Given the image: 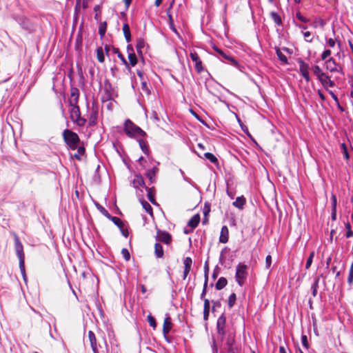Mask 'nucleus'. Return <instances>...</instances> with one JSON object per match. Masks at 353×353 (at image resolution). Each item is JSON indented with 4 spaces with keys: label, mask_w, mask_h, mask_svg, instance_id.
Here are the masks:
<instances>
[{
    "label": "nucleus",
    "mask_w": 353,
    "mask_h": 353,
    "mask_svg": "<svg viewBox=\"0 0 353 353\" xmlns=\"http://www.w3.org/2000/svg\"><path fill=\"white\" fill-rule=\"evenodd\" d=\"M124 132L131 138H138L145 135V132L139 126L136 125L130 119H127L124 123Z\"/></svg>",
    "instance_id": "nucleus-1"
},
{
    "label": "nucleus",
    "mask_w": 353,
    "mask_h": 353,
    "mask_svg": "<svg viewBox=\"0 0 353 353\" xmlns=\"http://www.w3.org/2000/svg\"><path fill=\"white\" fill-rule=\"evenodd\" d=\"M71 108L70 110V117L73 123L79 126H83L86 123V119L81 117L80 110L78 105L73 104L70 101Z\"/></svg>",
    "instance_id": "nucleus-2"
},
{
    "label": "nucleus",
    "mask_w": 353,
    "mask_h": 353,
    "mask_svg": "<svg viewBox=\"0 0 353 353\" xmlns=\"http://www.w3.org/2000/svg\"><path fill=\"white\" fill-rule=\"evenodd\" d=\"M63 137L65 142L71 149H75L80 141L77 134L68 129L63 130Z\"/></svg>",
    "instance_id": "nucleus-3"
},
{
    "label": "nucleus",
    "mask_w": 353,
    "mask_h": 353,
    "mask_svg": "<svg viewBox=\"0 0 353 353\" xmlns=\"http://www.w3.org/2000/svg\"><path fill=\"white\" fill-rule=\"evenodd\" d=\"M248 276V266L243 263H239L236 267L235 279L240 286H243Z\"/></svg>",
    "instance_id": "nucleus-4"
},
{
    "label": "nucleus",
    "mask_w": 353,
    "mask_h": 353,
    "mask_svg": "<svg viewBox=\"0 0 353 353\" xmlns=\"http://www.w3.org/2000/svg\"><path fill=\"white\" fill-rule=\"evenodd\" d=\"M225 324H226V318L222 314L219 317L216 322V329L217 333L220 336L221 340L223 341V338L225 336Z\"/></svg>",
    "instance_id": "nucleus-5"
},
{
    "label": "nucleus",
    "mask_w": 353,
    "mask_h": 353,
    "mask_svg": "<svg viewBox=\"0 0 353 353\" xmlns=\"http://www.w3.org/2000/svg\"><path fill=\"white\" fill-rule=\"evenodd\" d=\"M190 58L193 62L195 63V69L198 72H201L203 71V68L202 65V62L200 60V58L198 54L195 51L190 52Z\"/></svg>",
    "instance_id": "nucleus-6"
},
{
    "label": "nucleus",
    "mask_w": 353,
    "mask_h": 353,
    "mask_svg": "<svg viewBox=\"0 0 353 353\" xmlns=\"http://www.w3.org/2000/svg\"><path fill=\"white\" fill-rule=\"evenodd\" d=\"M325 66L327 70L330 72H340L339 66L336 63L335 61L332 58H329L325 61Z\"/></svg>",
    "instance_id": "nucleus-7"
},
{
    "label": "nucleus",
    "mask_w": 353,
    "mask_h": 353,
    "mask_svg": "<svg viewBox=\"0 0 353 353\" xmlns=\"http://www.w3.org/2000/svg\"><path fill=\"white\" fill-rule=\"evenodd\" d=\"M308 69H309V66L307 63H305L303 61H299L300 72L307 82H309L310 80Z\"/></svg>",
    "instance_id": "nucleus-8"
},
{
    "label": "nucleus",
    "mask_w": 353,
    "mask_h": 353,
    "mask_svg": "<svg viewBox=\"0 0 353 353\" xmlns=\"http://www.w3.org/2000/svg\"><path fill=\"white\" fill-rule=\"evenodd\" d=\"M109 46H99L97 49V57L100 63H103L105 60V54H108Z\"/></svg>",
    "instance_id": "nucleus-9"
},
{
    "label": "nucleus",
    "mask_w": 353,
    "mask_h": 353,
    "mask_svg": "<svg viewBox=\"0 0 353 353\" xmlns=\"http://www.w3.org/2000/svg\"><path fill=\"white\" fill-rule=\"evenodd\" d=\"M156 238L158 241L166 244H169L171 241L170 234L165 231L158 230Z\"/></svg>",
    "instance_id": "nucleus-10"
},
{
    "label": "nucleus",
    "mask_w": 353,
    "mask_h": 353,
    "mask_svg": "<svg viewBox=\"0 0 353 353\" xmlns=\"http://www.w3.org/2000/svg\"><path fill=\"white\" fill-rule=\"evenodd\" d=\"M14 247H15L16 254H17L19 259H25L23 245L17 236H15V238H14Z\"/></svg>",
    "instance_id": "nucleus-11"
},
{
    "label": "nucleus",
    "mask_w": 353,
    "mask_h": 353,
    "mask_svg": "<svg viewBox=\"0 0 353 353\" xmlns=\"http://www.w3.org/2000/svg\"><path fill=\"white\" fill-rule=\"evenodd\" d=\"M88 339H89V341H90V345H91L93 352L94 353H99V350H98V347H97V339H96L94 333L92 331L90 330L88 332Z\"/></svg>",
    "instance_id": "nucleus-12"
},
{
    "label": "nucleus",
    "mask_w": 353,
    "mask_h": 353,
    "mask_svg": "<svg viewBox=\"0 0 353 353\" xmlns=\"http://www.w3.org/2000/svg\"><path fill=\"white\" fill-rule=\"evenodd\" d=\"M229 239V230L226 225H223L221 228V234L219 236V242L222 243H226Z\"/></svg>",
    "instance_id": "nucleus-13"
},
{
    "label": "nucleus",
    "mask_w": 353,
    "mask_h": 353,
    "mask_svg": "<svg viewBox=\"0 0 353 353\" xmlns=\"http://www.w3.org/2000/svg\"><path fill=\"white\" fill-rule=\"evenodd\" d=\"M172 321L170 316L167 315L164 319L163 325V333L165 336L167 335L170 330L172 329Z\"/></svg>",
    "instance_id": "nucleus-14"
},
{
    "label": "nucleus",
    "mask_w": 353,
    "mask_h": 353,
    "mask_svg": "<svg viewBox=\"0 0 353 353\" xmlns=\"http://www.w3.org/2000/svg\"><path fill=\"white\" fill-rule=\"evenodd\" d=\"M275 50L280 61L284 64H288V61L287 54H285V52H283L282 48L281 47L276 46Z\"/></svg>",
    "instance_id": "nucleus-15"
},
{
    "label": "nucleus",
    "mask_w": 353,
    "mask_h": 353,
    "mask_svg": "<svg viewBox=\"0 0 353 353\" xmlns=\"http://www.w3.org/2000/svg\"><path fill=\"white\" fill-rule=\"evenodd\" d=\"M319 80L324 87H334L335 85L334 81H332L325 73H324L323 75L319 79Z\"/></svg>",
    "instance_id": "nucleus-16"
},
{
    "label": "nucleus",
    "mask_w": 353,
    "mask_h": 353,
    "mask_svg": "<svg viewBox=\"0 0 353 353\" xmlns=\"http://www.w3.org/2000/svg\"><path fill=\"white\" fill-rule=\"evenodd\" d=\"M325 25V21L319 17H316L313 19V20L311 21L310 26L313 27L314 28H320L323 29L324 26Z\"/></svg>",
    "instance_id": "nucleus-17"
},
{
    "label": "nucleus",
    "mask_w": 353,
    "mask_h": 353,
    "mask_svg": "<svg viewBox=\"0 0 353 353\" xmlns=\"http://www.w3.org/2000/svg\"><path fill=\"white\" fill-rule=\"evenodd\" d=\"M214 49L218 52L220 54L222 55V57L225 59L226 60H228L229 61V63L233 65H237V62L236 61L235 59H234L232 57H229L228 56L227 54H225L223 51H221V50H219L217 47V46H214Z\"/></svg>",
    "instance_id": "nucleus-18"
},
{
    "label": "nucleus",
    "mask_w": 353,
    "mask_h": 353,
    "mask_svg": "<svg viewBox=\"0 0 353 353\" xmlns=\"http://www.w3.org/2000/svg\"><path fill=\"white\" fill-rule=\"evenodd\" d=\"M245 199L243 196H238L236 199V201L233 202L232 205L242 210L243 208L244 205L245 204Z\"/></svg>",
    "instance_id": "nucleus-19"
},
{
    "label": "nucleus",
    "mask_w": 353,
    "mask_h": 353,
    "mask_svg": "<svg viewBox=\"0 0 353 353\" xmlns=\"http://www.w3.org/2000/svg\"><path fill=\"white\" fill-rule=\"evenodd\" d=\"M123 32L127 43H130L131 41V33L130 29L128 23H124L123 25Z\"/></svg>",
    "instance_id": "nucleus-20"
},
{
    "label": "nucleus",
    "mask_w": 353,
    "mask_h": 353,
    "mask_svg": "<svg viewBox=\"0 0 353 353\" xmlns=\"http://www.w3.org/2000/svg\"><path fill=\"white\" fill-rule=\"evenodd\" d=\"M130 46H128V51L129 52L128 54V59L130 61V63L132 66H134L137 63V59L135 54L134 52H130V50H133L132 48H130Z\"/></svg>",
    "instance_id": "nucleus-21"
},
{
    "label": "nucleus",
    "mask_w": 353,
    "mask_h": 353,
    "mask_svg": "<svg viewBox=\"0 0 353 353\" xmlns=\"http://www.w3.org/2000/svg\"><path fill=\"white\" fill-rule=\"evenodd\" d=\"M200 221V216L199 214L194 215L188 221V225L192 228H195Z\"/></svg>",
    "instance_id": "nucleus-22"
},
{
    "label": "nucleus",
    "mask_w": 353,
    "mask_h": 353,
    "mask_svg": "<svg viewBox=\"0 0 353 353\" xmlns=\"http://www.w3.org/2000/svg\"><path fill=\"white\" fill-rule=\"evenodd\" d=\"M154 254L157 258L163 256V249L161 244L156 243L154 245Z\"/></svg>",
    "instance_id": "nucleus-23"
},
{
    "label": "nucleus",
    "mask_w": 353,
    "mask_h": 353,
    "mask_svg": "<svg viewBox=\"0 0 353 353\" xmlns=\"http://www.w3.org/2000/svg\"><path fill=\"white\" fill-rule=\"evenodd\" d=\"M228 281L227 279L224 277H221L219 279L217 282L215 284V288L217 290H220L225 287L227 285Z\"/></svg>",
    "instance_id": "nucleus-24"
},
{
    "label": "nucleus",
    "mask_w": 353,
    "mask_h": 353,
    "mask_svg": "<svg viewBox=\"0 0 353 353\" xmlns=\"http://www.w3.org/2000/svg\"><path fill=\"white\" fill-rule=\"evenodd\" d=\"M235 343L234 337L230 334L228 337L227 338L225 345L228 350H230V348H234L237 346H234V344Z\"/></svg>",
    "instance_id": "nucleus-25"
},
{
    "label": "nucleus",
    "mask_w": 353,
    "mask_h": 353,
    "mask_svg": "<svg viewBox=\"0 0 353 353\" xmlns=\"http://www.w3.org/2000/svg\"><path fill=\"white\" fill-rule=\"evenodd\" d=\"M139 146L141 149V150L147 155L149 154V148H148V143L143 141V139H139Z\"/></svg>",
    "instance_id": "nucleus-26"
},
{
    "label": "nucleus",
    "mask_w": 353,
    "mask_h": 353,
    "mask_svg": "<svg viewBox=\"0 0 353 353\" xmlns=\"http://www.w3.org/2000/svg\"><path fill=\"white\" fill-rule=\"evenodd\" d=\"M97 112L96 110H92L91 114H90V118H89V125L92 126V125H94L96 123H97Z\"/></svg>",
    "instance_id": "nucleus-27"
},
{
    "label": "nucleus",
    "mask_w": 353,
    "mask_h": 353,
    "mask_svg": "<svg viewBox=\"0 0 353 353\" xmlns=\"http://www.w3.org/2000/svg\"><path fill=\"white\" fill-rule=\"evenodd\" d=\"M158 170L157 167H154L152 169H150L145 174L146 176L150 179L151 182H152L153 178H154L156 173Z\"/></svg>",
    "instance_id": "nucleus-28"
},
{
    "label": "nucleus",
    "mask_w": 353,
    "mask_h": 353,
    "mask_svg": "<svg viewBox=\"0 0 353 353\" xmlns=\"http://www.w3.org/2000/svg\"><path fill=\"white\" fill-rule=\"evenodd\" d=\"M144 185V181L142 176H137L133 180V185L134 188H137L139 186H142Z\"/></svg>",
    "instance_id": "nucleus-29"
},
{
    "label": "nucleus",
    "mask_w": 353,
    "mask_h": 353,
    "mask_svg": "<svg viewBox=\"0 0 353 353\" xmlns=\"http://www.w3.org/2000/svg\"><path fill=\"white\" fill-rule=\"evenodd\" d=\"M107 28V23L105 21L101 22L99 26V34L100 37L103 38L105 36Z\"/></svg>",
    "instance_id": "nucleus-30"
},
{
    "label": "nucleus",
    "mask_w": 353,
    "mask_h": 353,
    "mask_svg": "<svg viewBox=\"0 0 353 353\" xmlns=\"http://www.w3.org/2000/svg\"><path fill=\"white\" fill-rule=\"evenodd\" d=\"M108 219H110L116 225H117L119 228H122L124 227V223L119 218L110 216V218Z\"/></svg>",
    "instance_id": "nucleus-31"
},
{
    "label": "nucleus",
    "mask_w": 353,
    "mask_h": 353,
    "mask_svg": "<svg viewBox=\"0 0 353 353\" xmlns=\"http://www.w3.org/2000/svg\"><path fill=\"white\" fill-rule=\"evenodd\" d=\"M19 268L21 272V274L23 277L24 281H26V274L25 270V259H19Z\"/></svg>",
    "instance_id": "nucleus-32"
},
{
    "label": "nucleus",
    "mask_w": 353,
    "mask_h": 353,
    "mask_svg": "<svg viewBox=\"0 0 353 353\" xmlns=\"http://www.w3.org/2000/svg\"><path fill=\"white\" fill-rule=\"evenodd\" d=\"M204 157L208 159L210 162L216 164L218 163V159L217 158L212 154V153H210V152H205L204 154Z\"/></svg>",
    "instance_id": "nucleus-33"
},
{
    "label": "nucleus",
    "mask_w": 353,
    "mask_h": 353,
    "mask_svg": "<svg viewBox=\"0 0 353 353\" xmlns=\"http://www.w3.org/2000/svg\"><path fill=\"white\" fill-rule=\"evenodd\" d=\"M141 204L144 210L150 215H152V208L151 205L145 201H142Z\"/></svg>",
    "instance_id": "nucleus-34"
},
{
    "label": "nucleus",
    "mask_w": 353,
    "mask_h": 353,
    "mask_svg": "<svg viewBox=\"0 0 353 353\" xmlns=\"http://www.w3.org/2000/svg\"><path fill=\"white\" fill-rule=\"evenodd\" d=\"M96 207L100 211V212L102 214H103L105 217H107L108 219L110 218L111 215L109 214V212L103 206H101L99 203H96Z\"/></svg>",
    "instance_id": "nucleus-35"
},
{
    "label": "nucleus",
    "mask_w": 353,
    "mask_h": 353,
    "mask_svg": "<svg viewBox=\"0 0 353 353\" xmlns=\"http://www.w3.org/2000/svg\"><path fill=\"white\" fill-rule=\"evenodd\" d=\"M319 278H316L314 282L313 283L312 285V295L313 296H316L317 294V289L319 287Z\"/></svg>",
    "instance_id": "nucleus-36"
},
{
    "label": "nucleus",
    "mask_w": 353,
    "mask_h": 353,
    "mask_svg": "<svg viewBox=\"0 0 353 353\" xmlns=\"http://www.w3.org/2000/svg\"><path fill=\"white\" fill-rule=\"evenodd\" d=\"M313 72L317 77L318 79L322 77L324 74V72L322 71L321 68L319 65H315L313 68Z\"/></svg>",
    "instance_id": "nucleus-37"
},
{
    "label": "nucleus",
    "mask_w": 353,
    "mask_h": 353,
    "mask_svg": "<svg viewBox=\"0 0 353 353\" xmlns=\"http://www.w3.org/2000/svg\"><path fill=\"white\" fill-rule=\"evenodd\" d=\"M184 269L191 270L192 260L190 257H186L183 260Z\"/></svg>",
    "instance_id": "nucleus-38"
},
{
    "label": "nucleus",
    "mask_w": 353,
    "mask_h": 353,
    "mask_svg": "<svg viewBox=\"0 0 353 353\" xmlns=\"http://www.w3.org/2000/svg\"><path fill=\"white\" fill-rule=\"evenodd\" d=\"M236 296L235 293H232L230 294L228 299V306L229 307H232L236 302Z\"/></svg>",
    "instance_id": "nucleus-39"
},
{
    "label": "nucleus",
    "mask_w": 353,
    "mask_h": 353,
    "mask_svg": "<svg viewBox=\"0 0 353 353\" xmlns=\"http://www.w3.org/2000/svg\"><path fill=\"white\" fill-rule=\"evenodd\" d=\"M314 252L312 251L310 252L309 257L307 259L306 264H305V268L309 269L312 263L313 259L314 257Z\"/></svg>",
    "instance_id": "nucleus-40"
},
{
    "label": "nucleus",
    "mask_w": 353,
    "mask_h": 353,
    "mask_svg": "<svg viewBox=\"0 0 353 353\" xmlns=\"http://www.w3.org/2000/svg\"><path fill=\"white\" fill-rule=\"evenodd\" d=\"M347 283L350 285H352V284L353 283V261L350 265L349 274L347 277Z\"/></svg>",
    "instance_id": "nucleus-41"
},
{
    "label": "nucleus",
    "mask_w": 353,
    "mask_h": 353,
    "mask_svg": "<svg viewBox=\"0 0 353 353\" xmlns=\"http://www.w3.org/2000/svg\"><path fill=\"white\" fill-rule=\"evenodd\" d=\"M110 84H105V92H106V96L105 97H103V100H106V101H108V100H110L112 99V94L110 93V92L109 91V88H110Z\"/></svg>",
    "instance_id": "nucleus-42"
},
{
    "label": "nucleus",
    "mask_w": 353,
    "mask_h": 353,
    "mask_svg": "<svg viewBox=\"0 0 353 353\" xmlns=\"http://www.w3.org/2000/svg\"><path fill=\"white\" fill-rule=\"evenodd\" d=\"M296 18L303 22V23H307V22H309L310 21V20L306 17H305L303 15H302V14L300 12H297L296 13Z\"/></svg>",
    "instance_id": "nucleus-43"
},
{
    "label": "nucleus",
    "mask_w": 353,
    "mask_h": 353,
    "mask_svg": "<svg viewBox=\"0 0 353 353\" xmlns=\"http://www.w3.org/2000/svg\"><path fill=\"white\" fill-rule=\"evenodd\" d=\"M341 148L342 149V152L343 153L344 157L346 160H348L350 159V154L347 152V148L346 145L343 143L341 145Z\"/></svg>",
    "instance_id": "nucleus-44"
},
{
    "label": "nucleus",
    "mask_w": 353,
    "mask_h": 353,
    "mask_svg": "<svg viewBox=\"0 0 353 353\" xmlns=\"http://www.w3.org/2000/svg\"><path fill=\"white\" fill-rule=\"evenodd\" d=\"M146 190L148 191V198L149 201L152 204L157 205V203L154 198V196L152 195V190L150 188H146Z\"/></svg>",
    "instance_id": "nucleus-45"
},
{
    "label": "nucleus",
    "mask_w": 353,
    "mask_h": 353,
    "mask_svg": "<svg viewBox=\"0 0 353 353\" xmlns=\"http://www.w3.org/2000/svg\"><path fill=\"white\" fill-rule=\"evenodd\" d=\"M271 15L275 23L278 25H280L281 23V19L277 13L272 12Z\"/></svg>",
    "instance_id": "nucleus-46"
},
{
    "label": "nucleus",
    "mask_w": 353,
    "mask_h": 353,
    "mask_svg": "<svg viewBox=\"0 0 353 353\" xmlns=\"http://www.w3.org/2000/svg\"><path fill=\"white\" fill-rule=\"evenodd\" d=\"M283 52H285L287 55L291 57L294 53V48H287L285 46L281 47Z\"/></svg>",
    "instance_id": "nucleus-47"
},
{
    "label": "nucleus",
    "mask_w": 353,
    "mask_h": 353,
    "mask_svg": "<svg viewBox=\"0 0 353 353\" xmlns=\"http://www.w3.org/2000/svg\"><path fill=\"white\" fill-rule=\"evenodd\" d=\"M345 228L347 229V232L345 234V236L347 238H350L351 236H353V232L351 230V225H350V223H346Z\"/></svg>",
    "instance_id": "nucleus-48"
},
{
    "label": "nucleus",
    "mask_w": 353,
    "mask_h": 353,
    "mask_svg": "<svg viewBox=\"0 0 353 353\" xmlns=\"http://www.w3.org/2000/svg\"><path fill=\"white\" fill-rule=\"evenodd\" d=\"M148 321L151 327L155 328L157 326L155 319L152 315L148 316Z\"/></svg>",
    "instance_id": "nucleus-49"
},
{
    "label": "nucleus",
    "mask_w": 353,
    "mask_h": 353,
    "mask_svg": "<svg viewBox=\"0 0 353 353\" xmlns=\"http://www.w3.org/2000/svg\"><path fill=\"white\" fill-rule=\"evenodd\" d=\"M121 254L125 259V261H129L130 258V254L129 251L126 248H123L121 250Z\"/></svg>",
    "instance_id": "nucleus-50"
},
{
    "label": "nucleus",
    "mask_w": 353,
    "mask_h": 353,
    "mask_svg": "<svg viewBox=\"0 0 353 353\" xmlns=\"http://www.w3.org/2000/svg\"><path fill=\"white\" fill-rule=\"evenodd\" d=\"M78 93H79V90L77 88H74V89L71 90V96L75 97V98L74 99V101L73 104H76L77 103L78 95H79Z\"/></svg>",
    "instance_id": "nucleus-51"
},
{
    "label": "nucleus",
    "mask_w": 353,
    "mask_h": 353,
    "mask_svg": "<svg viewBox=\"0 0 353 353\" xmlns=\"http://www.w3.org/2000/svg\"><path fill=\"white\" fill-rule=\"evenodd\" d=\"M208 281V276H205V280L204 285H203V289L202 293L201 294V299H202L204 298L205 295L206 294Z\"/></svg>",
    "instance_id": "nucleus-52"
},
{
    "label": "nucleus",
    "mask_w": 353,
    "mask_h": 353,
    "mask_svg": "<svg viewBox=\"0 0 353 353\" xmlns=\"http://www.w3.org/2000/svg\"><path fill=\"white\" fill-rule=\"evenodd\" d=\"M303 37L306 42L312 41V36L311 33L309 31H306L303 32Z\"/></svg>",
    "instance_id": "nucleus-53"
},
{
    "label": "nucleus",
    "mask_w": 353,
    "mask_h": 353,
    "mask_svg": "<svg viewBox=\"0 0 353 353\" xmlns=\"http://www.w3.org/2000/svg\"><path fill=\"white\" fill-rule=\"evenodd\" d=\"M332 209H336L337 200L334 194L332 195Z\"/></svg>",
    "instance_id": "nucleus-54"
},
{
    "label": "nucleus",
    "mask_w": 353,
    "mask_h": 353,
    "mask_svg": "<svg viewBox=\"0 0 353 353\" xmlns=\"http://www.w3.org/2000/svg\"><path fill=\"white\" fill-rule=\"evenodd\" d=\"M203 311L210 312V301L207 299H204Z\"/></svg>",
    "instance_id": "nucleus-55"
},
{
    "label": "nucleus",
    "mask_w": 353,
    "mask_h": 353,
    "mask_svg": "<svg viewBox=\"0 0 353 353\" xmlns=\"http://www.w3.org/2000/svg\"><path fill=\"white\" fill-rule=\"evenodd\" d=\"M330 54L331 52L330 50H325L321 55L322 59L326 61V59L330 57Z\"/></svg>",
    "instance_id": "nucleus-56"
},
{
    "label": "nucleus",
    "mask_w": 353,
    "mask_h": 353,
    "mask_svg": "<svg viewBox=\"0 0 353 353\" xmlns=\"http://www.w3.org/2000/svg\"><path fill=\"white\" fill-rule=\"evenodd\" d=\"M272 263V256L270 255H268L265 258V265L267 268H269Z\"/></svg>",
    "instance_id": "nucleus-57"
},
{
    "label": "nucleus",
    "mask_w": 353,
    "mask_h": 353,
    "mask_svg": "<svg viewBox=\"0 0 353 353\" xmlns=\"http://www.w3.org/2000/svg\"><path fill=\"white\" fill-rule=\"evenodd\" d=\"M168 17H169V21H170V28L174 32H176V30L175 28L174 27L173 19H172V15L171 14H168Z\"/></svg>",
    "instance_id": "nucleus-58"
},
{
    "label": "nucleus",
    "mask_w": 353,
    "mask_h": 353,
    "mask_svg": "<svg viewBox=\"0 0 353 353\" xmlns=\"http://www.w3.org/2000/svg\"><path fill=\"white\" fill-rule=\"evenodd\" d=\"M228 353H241V350L239 347L230 348L228 350Z\"/></svg>",
    "instance_id": "nucleus-59"
},
{
    "label": "nucleus",
    "mask_w": 353,
    "mask_h": 353,
    "mask_svg": "<svg viewBox=\"0 0 353 353\" xmlns=\"http://www.w3.org/2000/svg\"><path fill=\"white\" fill-rule=\"evenodd\" d=\"M210 205H205L204 206V208H203V214L204 215L206 216L208 213L210 212Z\"/></svg>",
    "instance_id": "nucleus-60"
},
{
    "label": "nucleus",
    "mask_w": 353,
    "mask_h": 353,
    "mask_svg": "<svg viewBox=\"0 0 353 353\" xmlns=\"http://www.w3.org/2000/svg\"><path fill=\"white\" fill-rule=\"evenodd\" d=\"M328 92L332 98L334 100L335 103H338L339 99L337 96L332 90H329Z\"/></svg>",
    "instance_id": "nucleus-61"
},
{
    "label": "nucleus",
    "mask_w": 353,
    "mask_h": 353,
    "mask_svg": "<svg viewBox=\"0 0 353 353\" xmlns=\"http://www.w3.org/2000/svg\"><path fill=\"white\" fill-rule=\"evenodd\" d=\"M332 219L335 221L336 219V209H332Z\"/></svg>",
    "instance_id": "nucleus-62"
},
{
    "label": "nucleus",
    "mask_w": 353,
    "mask_h": 353,
    "mask_svg": "<svg viewBox=\"0 0 353 353\" xmlns=\"http://www.w3.org/2000/svg\"><path fill=\"white\" fill-rule=\"evenodd\" d=\"M119 229L121 230V232L122 234H123L124 236L127 237V236H128V230H127V229H125V228H124V227H123V228H119Z\"/></svg>",
    "instance_id": "nucleus-63"
},
{
    "label": "nucleus",
    "mask_w": 353,
    "mask_h": 353,
    "mask_svg": "<svg viewBox=\"0 0 353 353\" xmlns=\"http://www.w3.org/2000/svg\"><path fill=\"white\" fill-rule=\"evenodd\" d=\"M301 341H302V343L304 346L307 347V336L303 335L301 337Z\"/></svg>",
    "instance_id": "nucleus-64"
}]
</instances>
